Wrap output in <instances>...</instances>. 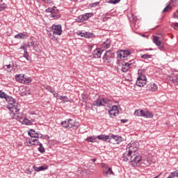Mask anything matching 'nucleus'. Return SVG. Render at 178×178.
I'll use <instances>...</instances> for the list:
<instances>
[{
	"label": "nucleus",
	"instance_id": "nucleus-3",
	"mask_svg": "<svg viewBox=\"0 0 178 178\" xmlns=\"http://www.w3.org/2000/svg\"><path fill=\"white\" fill-rule=\"evenodd\" d=\"M112 102V100L108 98L99 97L92 103L93 106H106Z\"/></svg>",
	"mask_w": 178,
	"mask_h": 178
},
{
	"label": "nucleus",
	"instance_id": "nucleus-18",
	"mask_svg": "<svg viewBox=\"0 0 178 178\" xmlns=\"http://www.w3.org/2000/svg\"><path fill=\"white\" fill-rule=\"evenodd\" d=\"M33 169L35 172H41L42 170H47L48 169V167H44V166H33Z\"/></svg>",
	"mask_w": 178,
	"mask_h": 178
},
{
	"label": "nucleus",
	"instance_id": "nucleus-2",
	"mask_svg": "<svg viewBox=\"0 0 178 178\" xmlns=\"http://www.w3.org/2000/svg\"><path fill=\"white\" fill-rule=\"evenodd\" d=\"M4 99H6V101L8 103V108L10 112L14 113V115H17L19 113V111H20V104H19V103H16L15 99H13V97L11 96H8V95L6 96Z\"/></svg>",
	"mask_w": 178,
	"mask_h": 178
},
{
	"label": "nucleus",
	"instance_id": "nucleus-62",
	"mask_svg": "<svg viewBox=\"0 0 178 178\" xmlns=\"http://www.w3.org/2000/svg\"><path fill=\"white\" fill-rule=\"evenodd\" d=\"M177 12L178 13V10H177Z\"/></svg>",
	"mask_w": 178,
	"mask_h": 178
},
{
	"label": "nucleus",
	"instance_id": "nucleus-8",
	"mask_svg": "<svg viewBox=\"0 0 178 178\" xmlns=\"http://www.w3.org/2000/svg\"><path fill=\"white\" fill-rule=\"evenodd\" d=\"M153 42L159 48V49H163V42L159 40V37H154L153 39Z\"/></svg>",
	"mask_w": 178,
	"mask_h": 178
},
{
	"label": "nucleus",
	"instance_id": "nucleus-35",
	"mask_svg": "<svg viewBox=\"0 0 178 178\" xmlns=\"http://www.w3.org/2000/svg\"><path fill=\"white\" fill-rule=\"evenodd\" d=\"M57 10H58L52 8H49L47 9V12H49L50 13H51V15H54V13H56Z\"/></svg>",
	"mask_w": 178,
	"mask_h": 178
},
{
	"label": "nucleus",
	"instance_id": "nucleus-28",
	"mask_svg": "<svg viewBox=\"0 0 178 178\" xmlns=\"http://www.w3.org/2000/svg\"><path fill=\"white\" fill-rule=\"evenodd\" d=\"M108 113H109L111 118H112V116H116V115H118V113H119V111H114L113 110H109Z\"/></svg>",
	"mask_w": 178,
	"mask_h": 178
},
{
	"label": "nucleus",
	"instance_id": "nucleus-17",
	"mask_svg": "<svg viewBox=\"0 0 178 178\" xmlns=\"http://www.w3.org/2000/svg\"><path fill=\"white\" fill-rule=\"evenodd\" d=\"M145 84H147V81L140 79L139 78L137 79L136 86H138V87H144Z\"/></svg>",
	"mask_w": 178,
	"mask_h": 178
},
{
	"label": "nucleus",
	"instance_id": "nucleus-56",
	"mask_svg": "<svg viewBox=\"0 0 178 178\" xmlns=\"http://www.w3.org/2000/svg\"><path fill=\"white\" fill-rule=\"evenodd\" d=\"M40 136H39V138H42V137H44V136L42 134H40Z\"/></svg>",
	"mask_w": 178,
	"mask_h": 178
},
{
	"label": "nucleus",
	"instance_id": "nucleus-9",
	"mask_svg": "<svg viewBox=\"0 0 178 178\" xmlns=\"http://www.w3.org/2000/svg\"><path fill=\"white\" fill-rule=\"evenodd\" d=\"M29 37L27 32L19 33L15 35V38L17 40H26Z\"/></svg>",
	"mask_w": 178,
	"mask_h": 178
},
{
	"label": "nucleus",
	"instance_id": "nucleus-33",
	"mask_svg": "<svg viewBox=\"0 0 178 178\" xmlns=\"http://www.w3.org/2000/svg\"><path fill=\"white\" fill-rule=\"evenodd\" d=\"M81 98L82 102H87V101H88V99L87 98V95H86V94H82Z\"/></svg>",
	"mask_w": 178,
	"mask_h": 178
},
{
	"label": "nucleus",
	"instance_id": "nucleus-31",
	"mask_svg": "<svg viewBox=\"0 0 178 178\" xmlns=\"http://www.w3.org/2000/svg\"><path fill=\"white\" fill-rule=\"evenodd\" d=\"M39 152H41V154H44L45 152V149L44 148V146L41 143L39 144V148H38Z\"/></svg>",
	"mask_w": 178,
	"mask_h": 178
},
{
	"label": "nucleus",
	"instance_id": "nucleus-53",
	"mask_svg": "<svg viewBox=\"0 0 178 178\" xmlns=\"http://www.w3.org/2000/svg\"><path fill=\"white\" fill-rule=\"evenodd\" d=\"M173 177H173V175H172V173H170L167 178H173Z\"/></svg>",
	"mask_w": 178,
	"mask_h": 178
},
{
	"label": "nucleus",
	"instance_id": "nucleus-42",
	"mask_svg": "<svg viewBox=\"0 0 178 178\" xmlns=\"http://www.w3.org/2000/svg\"><path fill=\"white\" fill-rule=\"evenodd\" d=\"M138 79L147 81V76H145V75H140L139 77H138Z\"/></svg>",
	"mask_w": 178,
	"mask_h": 178
},
{
	"label": "nucleus",
	"instance_id": "nucleus-43",
	"mask_svg": "<svg viewBox=\"0 0 178 178\" xmlns=\"http://www.w3.org/2000/svg\"><path fill=\"white\" fill-rule=\"evenodd\" d=\"M35 42H28V47L29 48H33Z\"/></svg>",
	"mask_w": 178,
	"mask_h": 178
},
{
	"label": "nucleus",
	"instance_id": "nucleus-58",
	"mask_svg": "<svg viewBox=\"0 0 178 178\" xmlns=\"http://www.w3.org/2000/svg\"><path fill=\"white\" fill-rule=\"evenodd\" d=\"M25 81H27V83H29V79L26 78V79H25Z\"/></svg>",
	"mask_w": 178,
	"mask_h": 178
},
{
	"label": "nucleus",
	"instance_id": "nucleus-44",
	"mask_svg": "<svg viewBox=\"0 0 178 178\" xmlns=\"http://www.w3.org/2000/svg\"><path fill=\"white\" fill-rule=\"evenodd\" d=\"M171 175L173 177H178V170H175V171L171 172Z\"/></svg>",
	"mask_w": 178,
	"mask_h": 178
},
{
	"label": "nucleus",
	"instance_id": "nucleus-21",
	"mask_svg": "<svg viewBox=\"0 0 178 178\" xmlns=\"http://www.w3.org/2000/svg\"><path fill=\"white\" fill-rule=\"evenodd\" d=\"M22 124H26V126H31V124H33V122L27 118H24L22 120Z\"/></svg>",
	"mask_w": 178,
	"mask_h": 178
},
{
	"label": "nucleus",
	"instance_id": "nucleus-20",
	"mask_svg": "<svg viewBox=\"0 0 178 178\" xmlns=\"http://www.w3.org/2000/svg\"><path fill=\"white\" fill-rule=\"evenodd\" d=\"M97 138L99 140H102V141H108V140H109V136L99 135L97 136Z\"/></svg>",
	"mask_w": 178,
	"mask_h": 178
},
{
	"label": "nucleus",
	"instance_id": "nucleus-41",
	"mask_svg": "<svg viewBox=\"0 0 178 178\" xmlns=\"http://www.w3.org/2000/svg\"><path fill=\"white\" fill-rule=\"evenodd\" d=\"M8 95H6L5 92H2V90H0V98H5Z\"/></svg>",
	"mask_w": 178,
	"mask_h": 178
},
{
	"label": "nucleus",
	"instance_id": "nucleus-36",
	"mask_svg": "<svg viewBox=\"0 0 178 178\" xmlns=\"http://www.w3.org/2000/svg\"><path fill=\"white\" fill-rule=\"evenodd\" d=\"M103 60L104 63H109V56H105V54L103 56Z\"/></svg>",
	"mask_w": 178,
	"mask_h": 178
},
{
	"label": "nucleus",
	"instance_id": "nucleus-57",
	"mask_svg": "<svg viewBox=\"0 0 178 178\" xmlns=\"http://www.w3.org/2000/svg\"><path fill=\"white\" fill-rule=\"evenodd\" d=\"M177 1V3H178V0H172V2H176Z\"/></svg>",
	"mask_w": 178,
	"mask_h": 178
},
{
	"label": "nucleus",
	"instance_id": "nucleus-60",
	"mask_svg": "<svg viewBox=\"0 0 178 178\" xmlns=\"http://www.w3.org/2000/svg\"><path fill=\"white\" fill-rule=\"evenodd\" d=\"M142 37H145V35H142Z\"/></svg>",
	"mask_w": 178,
	"mask_h": 178
},
{
	"label": "nucleus",
	"instance_id": "nucleus-22",
	"mask_svg": "<svg viewBox=\"0 0 178 178\" xmlns=\"http://www.w3.org/2000/svg\"><path fill=\"white\" fill-rule=\"evenodd\" d=\"M128 17H129V20L132 23H136V22H137V17L134 15L133 14H130L129 15H128Z\"/></svg>",
	"mask_w": 178,
	"mask_h": 178
},
{
	"label": "nucleus",
	"instance_id": "nucleus-38",
	"mask_svg": "<svg viewBox=\"0 0 178 178\" xmlns=\"http://www.w3.org/2000/svg\"><path fill=\"white\" fill-rule=\"evenodd\" d=\"M51 93L53 94L54 97H55V98H57V99H59V97H60V95H59L58 92H56L54 90H52Z\"/></svg>",
	"mask_w": 178,
	"mask_h": 178
},
{
	"label": "nucleus",
	"instance_id": "nucleus-47",
	"mask_svg": "<svg viewBox=\"0 0 178 178\" xmlns=\"http://www.w3.org/2000/svg\"><path fill=\"white\" fill-rule=\"evenodd\" d=\"M104 54H105V56H107L109 58V56H111V55H112V53H111V50H108V51H106L104 53Z\"/></svg>",
	"mask_w": 178,
	"mask_h": 178
},
{
	"label": "nucleus",
	"instance_id": "nucleus-50",
	"mask_svg": "<svg viewBox=\"0 0 178 178\" xmlns=\"http://www.w3.org/2000/svg\"><path fill=\"white\" fill-rule=\"evenodd\" d=\"M173 24L175 30H178V23H174Z\"/></svg>",
	"mask_w": 178,
	"mask_h": 178
},
{
	"label": "nucleus",
	"instance_id": "nucleus-55",
	"mask_svg": "<svg viewBox=\"0 0 178 178\" xmlns=\"http://www.w3.org/2000/svg\"><path fill=\"white\" fill-rule=\"evenodd\" d=\"M31 133H35V130H34V129H31Z\"/></svg>",
	"mask_w": 178,
	"mask_h": 178
},
{
	"label": "nucleus",
	"instance_id": "nucleus-40",
	"mask_svg": "<svg viewBox=\"0 0 178 178\" xmlns=\"http://www.w3.org/2000/svg\"><path fill=\"white\" fill-rule=\"evenodd\" d=\"M86 140H88L89 143H94L95 141V138H92V136L88 137Z\"/></svg>",
	"mask_w": 178,
	"mask_h": 178
},
{
	"label": "nucleus",
	"instance_id": "nucleus-14",
	"mask_svg": "<svg viewBox=\"0 0 178 178\" xmlns=\"http://www.w3.org/2000/svg\"><path fill=\"white\" fill-rule=\"evenodd\" d=\"M111 138L115 140L116 144H120V143H122V141H123V138H122V136H115L112 134L111 136Z\"/></svg>",
	"mask_w": 178,
	"mask_h": 178
},
{
	"label": "nucleus",
	"instance_id": "nucleus-24",
	"mask_svg": "<svg viewBox=\"0 0 178 178\" xmlns=\"http://www.w3.org/2000/svg\"><path fill=\"white\" fill-rule=\"evenodd\" d=\"M29 136H30L31 138H40V134L38 133L29 132Z\"/></svg>",
	"mask_w": 178,
	"mask_h": 178
},
{
	"label": "nucleus",
	"instance_id": "nucleus-13",
	"mask_svg": "<svg viewBox=\"0 0 178 178\" xmlns=\"http://www.w3.org/2000/svg\"><path fill=\"white\" fill-rule=\"evenodd\" d=\"M131 67V63H125L124 64H122V71L124 73H126L127 72H129V70H130Z\"/></svg>",
	"mask_w": 178,
	"mask_h": 178
},
{
	"label": "nucleus",
	"instance_id": "nucleus-7",
	"mask_svg": "<svg viewBox=\"0 0 178 178\" xmlns=\"http://www.w3.org/2000/svg\"><path fill=\"white\" fill-rule=\"evenodd\" d=\"M103 175L106 177H109L111 175H113V176H115V172L112 171V168L111 167H108V165H106L105 169L103 170Z\"/></svg>",
	"mask_w": 178,
	"mask_h": 178
},
{
	"label": "nucleus",
	"instance_id": "nucleus-54",
	"mask_svg": "<svg viewBox=\"0 0 178 178\" xmlns=\"http://www.w3.org/2000/svg\"><path fill=\"white\" fill-rule=\"evenodd\" d=\"M92 162H96L97 161V159H92Z\"/></svg>",
	"mask_w": 178,
	"mask_h": 178
},
{
	"label": "nucleus",
	"instance_id": "nucleus-12",
	"mask_svg": "<svg viewBox=\"0 0 178 178\" xmlns=\"http://www.w3.org/2000/svg\"><path fill=\"white\" fill-rule=\"evenodd\" d=\"M167 80L172 81L175 86H178V74L174 75L173 76H168Z\"/></svg>",
	"mask_w": 178,
	"mask_h": 178
},
{
	"label": "nucleus",
	"instance_id": "nucleus-34",
	"mask_svg": "<svg viewBox=\"0 0 178 178\" xmlns=\"http://www.w3.org/2000/svg\"><path fill=\"white\" fill-rule=\"evenodd\" d=\"M172 9V6L168 5L162 11L163 13H165V12H169Z\"/></svg>",
	"mask_w": 178,
	"mask_h": 178
},
{
	"label": "nucleus",
	"instance_id": "nucleus-4",
	"mask_svg": "<svg viewBox=\"0 0 178 178\" xmlns=\"http://www.w3.org/2000/svg\"><path fill=\"white\" fill-rule=\"evenodd\" d=\"M134 115V116H142V118H154V114H152V113L147 110H144V111L140 109L136 110Z\"/></svg>",
	"mask_w": 178,
	"mask_h": 178
},
{
	"label": "nucleus",
	"instance_id": "nucleus-26",
	"mask_svg": "<svg viewBox=\"0 0 178 178\" xmlns=\"http://www.w3.org/2000/svg\"><path fill=\"white\" fill-rule=\"evenodd\" d=\"M58 99H60V101H63V104H65V102H69V98L66 96L58 97Z\"/></svg>",
	"mask_w": 178,
	"mask_h": 178
},
{
	"label": "nucleus",
	"instance_id": "nucleus-37",
	"mask_svg": "<svg viewBox=\"0 0 178 178\" xmlns=\"http://www.w3.org/2000/svg\"><path fill=\"white\" fill-rule=\"evenodd\" d=\"M31 141L32 143H34L32 144V145H40V144H41V143H40L38 139H33Z\"/></svg>",
	"mask_w": 178,
	"mask_h": 178
},
{
	"label": "nucleus",
	"instance_id": "nucleus-23",
	"mask_svg": "<svg viewBox=\"0 0 178 178\" xmlns=\"http://www.w3.org/2000/svg\"><path fill=\"white\" fill-rule=\"evenodd\" d=\"M102 47L103 48H105V49H108V48L111 47V41L109 40H106Z\"/></svg>",
	"mask_w": 178,
	"mask_h": 178
},
{
	"label": "nucleus",
	"instance_id": "nucleus-63",
	"mask_svg": "<svg viewBox=\"0 0 178 178\" xmlns=\"http://www.w3.org/2000/svg\"><path fill=\"white\" fill-rule=\"evenodd\" d=\"M177 115H178V113H177Z\"/></svg>",
	"mask_w": 178,
	"mask_h": 178
},
{
	"label": "nucleus",
	"instance_id": "nucleus-1",
	"mask_svg": "<svg viewBox=\"0 0 178 178\" xmlns=\"http://www.w3.org/2000/svg\"><path fill=\"white\" fill-rule=\"evenodd\" d=\"M127 151L122 156V160L124 162L130 161L129 163L131 166H138V163L141 161V156L137 152L138 147L134 143H129L127 145Z\"/></svg>",
	"mask_w": 178,
	"mask_h": 178
},
{
	"label": "nucleus",
	"instance_id": "nucleus-30",
	"mask_svg": "<svg viewBox=\"0 0 178 178\" xmlns=\"http://www.w3.org/2000/svg\"><path fill=\"white\" fill-rule=\"evenodd\" d=\"M140 58L142 59H151V58H152V55L143 54L140 56Z\"/></svg>",
	"mask_w": 178,
	"mask_h": 178
},
{
	"label": "nucleus",
	"instance_id": "nucleus-6",
	"mask_svg": "<svg viewBox=\"0 0 178 178\" xmlns=\"http://www.w3.org/2000/svg\"><path fill=\"white\" fill-rule=\"evenodd\" d=\"M51 33H53V35H60L62 34V26L60 25H53Z\"/></svg>",
	"mask_w": 178,
	"mask_h": 178
},
{
	"label": "nucleus",
	"instance_id": "nucleus-51",
	"mask_svg": "<svg viewBox=\"0 0 178 178\" xmlns=\"http://www.w3.org/2000/svg\"><path fill=\"white\" fill-rule=\"evenodd\" d=\"M20 49H24V51H25V49H26L25 45H22V46H21Z\"/></svg>",
	"mask_w": 178,
	"mask_h": 178
},
{
	"label": "nucleus",
	"instance_id": "nucleus-52",
	"mask_svg": "<svg viewBox=\"0 0 178 178\" xmlns=\"http://www.w3.org/2000/svg\"><path fill=\"white\" fill-rule=\"evenodd\" d=\"M127 120H121V122L122 123H127Z\"/></svg>",
	"mask_w": 178,
	"mask_h": 178
},
{
	"label": "nucleus",
	"instance_id": "nucleus-19",
	"mask_svg": "<svg viewBox=\"0 0 178 178\" xmlns=\"http://www.w3.org/2000/svg\"><path fill=\"white\" fill-rule=\"evenodd\" d=\"M79 35H81V37H85V38H91V37H92L93 35V33L86 32V33H80Z\"/></svg>",
	"mask_w": 178,
	"mask_h": 178
},
{
	"label": "nucleus",
	"instance_id": "nucleus-10",
	"mask_svg": "<svg viewBox=\"0 0 178 178\" xmlns=\"http://www.w3.org/2000/svg\"><path fill=\"white\" fill-rule=\"evenodd\" d=\"M131 52L129 50H122L120 54H118V58L122 59V58H127Z\"/></svg>",
	"mask_w": 178,
	"mask_h": 178
},
{
	"label": "nucleus",
	"instance_id": "nucleus-25",
	"mask_svg": "<svg viewBox=\"0 0 178 178\" xmlns=\"http://www.w3.org/2000/svg\"><path fill=\"white\" fill-rule=\"evenodd\" d=\"M11 67H13V65H6L3 66V69L6 70V72H8V73H10L11 70H10Z\"/></svg>",
	"mask_w": 178,
	"mask_h": 178
},
{
	"label": "nucleus",
	"instance_id": "nucleus-59",
	"mask_svg": "<svg viewBox=\"0 0 178 178\" xmlns=\"http://www.w3.org/2000/svg\"><path fill=\"white\" fill-rule=\"evenodd\" d=\"M98 3H98V2H95V3H94V5H98Z\"/></svg>",
	"mask_w": 178,
	"mask_h": 178
},
{
	"label": "nucleus",
	"instance_id": "nucleus-46",
	"mask_svg": "<svg viewBox=\"0 0 178 178\" xmlns=\"http://www.w3.org/2000/svg\"><path fill=\"white\" fill-rule=\"evenodd\" d=\"M110 111H118V106H116V105L113 106L112 108L110 109Z\"/></svg>",
	"mask_w": 178,
	"mask_h": 178
},
{
	"label": "nucleus",
	"instance_id": "nucleus-32",
	"mask_svg": "<svg viewBox=\"0 0 178 178\" xmlns=\"http://www.w3.org/2000/svg\"><path fill=\"white\" fill-rule=\"evenodd\" d=\"M24 58H25L26 60H30V56L27 52V49H25V51H24Z\"/></svg>",
	"mask_w": 178,
	"mask_h": 178
},
{
	"label": "nucleus",
	"instance_id": "nucleus-61",
	"mask_svg": "<svg viewBox=\"0 0 178 178\" xmlns=\"http://www.w3.org/2000/svg\"><path fill=\"white\" fill-rule=\"evenodd\" d=\"M149 51H152V49H149Z\"/></svg>",
	"mask_w": 178,
	"mask_h": 178
},
{
	"label": "nucleus",
	"instance_id": "nucleus-29",
	"mask_svg": "<svg viewBox=\"0 0 178 178\" xmlns=\"http://www.w3.org/2000/svg\"><path fill=\"white\" fill-rule=\"evenodd\" d=\"M86 20V19L83 15L79 16V17L77 19V22H79V23H83V22H84Z\"/></svg>",
	"mask_w": 178,
	"mask_h": 178
},
{
	"label": "nucleus",
	"instance_id": "nucleus-15",
	"mask_svg": "<svg viewBox=\"0 0 178 178\" xmlns=\"http://www.w3.org/2000/svg\"><path fill=\"white\" fill-rule=\"evenodd\" d=\"M15 80L19 83H26V80H24V74H18L15 76Z\"/></svg>",
	"mask_w": 178,
	"mask_h": 178
},
{
	"label": "nucleus",
	"instance_id": "nucleus-16",
	"mask_svg": "<svg viewBox=\"0 0 178 178\" xmlns=\"http://www.w3.org/2000/svg\"><path fill=\"white\" fill-rule=\"evenodd\" d=\"M147 90H149L150 91H158V86L155 83H150L147 85Z\"/></svg>",
	"mask_w": 178,
	"mask_h": 178
},
{
	"label": "nucleus",
	"instance_id": "nucleus-49",
	"mask_svg": "<svg viewBox=\"0 0 178 178\" xmlns=\"http://www.w3.org/2000/svg\"><path fill=\"white\" fill-rule=\"evenodd\" d=\"M51 17H54L55 19H58L59 15H55V13H54V14H51Z\"/></svg>",
	"mask_w": 178,
	"mask_h": 178
},
{
	"label": "nucleus",
	"instance_id": "nucleus-45",
	"mask_svg": "<svg viewBox=\"0 0 178 178\" xmlns=\"http://www.w3.org/2000/svg\"><path fill=\"white\" fill-rule=\"evenodd\" d=\"M6 8V3H2L0 4V11L3 10Z\"/></svg>",
	"mask_w": 178,
	"mask_h": 178
},
{
	"label": "nucleus",
	"instance_id": "nucleus-48",
	"mask_svg": "<svg viewBox=\"0 0 178 178\" xmlns=\"http://www.w3.org/2000/svg\"><path fill=\"white\" fill-rule=\"evenodd\" d=\"M38 42H35L34 44H33V49H38Z\"/></svg>",
	"mask_w": 178,
	"mask_h": 178
},
{
	"label": "nucleus",
	"instance_id": "nucleus-11",
	"mask_svg": "<svg viewBox=\"0 0 178 178\" xmlns=\"http://www.w3.org/2000/svg\"><path fill=\"white\" fill-rule=\"evenodd\" d=\"M104 54V50H101V49H97L92 52L93 58H101V55Z\"/></svg>",
	"mask_w": 178,
	"mask_h": 178
},
{
	"label": "nucleus",
	"instance_id": "nucleus-27",
	"mask_svg": "<svg viewBox=\"0 0 178 178\" xmlns=\"http://www.w3.org/2000/svg\"><path fill=\"white\" fill-rule=\"evenodd\" d=\"M83 16L86 20H88V18L92 17V16H94V14H92V13H87L86 14H83Z\"/></svg>",
	"mask_w": 178,
	"mask_h": 178
},
{
	"label": "nucleus",
	"instance_id": "nucleus-5",
	"mask_svg": "<svg viewBox=\"0 0 178 178\" xmlns=\"http://www.w3.org/2000/svg\"><path fill=\"white\" fill-rule=\"evenodd\" d=\"M60 124L65 129H72V127H74L76 122L72 119H68L65 121L61 122Z\"/></svg>",
	"mask_w": 178,
	"mask_h": 178
},
{
	"label": "nucleus",
	"instance_id": "nucleus-39",
	"mask_svg": "<svg viewBox=\"0 0 178 178\" xmlns=\"http://www.w3.org/2000/svg\"><path fill=\"white\" fill-rule=\"evenodd\" d=\"M118 2H120V0H109L108 1V3H113V5L118 3Z\"/></svg>",
	"mask_w": 178,
	"mask_h": 178
}]
</instances>
